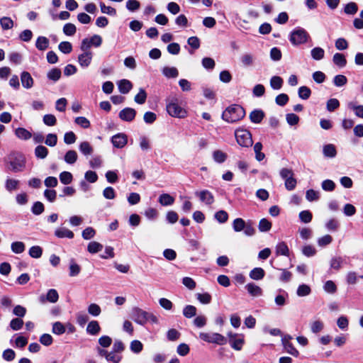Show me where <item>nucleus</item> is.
I'll list each match as a JSON object with an SVG mask.
<instances>
[{"mask_svg":"<svg viewBox=\"0 0 363 363\" xmlns=\"http://www.w3.org/2000/svg\"><path fill=\"white\" fill-rule=\"evenodd\" d=\"M8 171L13 173L22 172L26 169V158L19 152H11L4 159Z\"/></svg>","mask_w":363,"mask_h":363,"instance_id":"obj_1","label":"nucleus"},{"mask_svg":"<svg viewBox=\"0 0 363 363\" xmlns=\"http://www.w3.org/2000/svg\"><path fill=\"white\" fill-rule=\"evenodd\" d=\"M166 110L174 118H184L187 116L186 110L179 105L177 96H170L166 99Z\"/></svg>","mask_w":363,"mask_h":363,"instance_id":"obj_2","label":"nucleus"},{"mask_svg":"<svg viewBox=\"0 0 363 363\" xmlns=\"http://www.w3.org/2000/svg\"><path fill=\"white\" fill-rule=\"evenodd\" d=\"M245 115V110L239 105L228 107L223 113L222 118L228 123H235L241 120Z\"/></svg>","mask_w":363,"mask_h":363,"instance_id":"obj_3","label":"nucleus"},{"mask_svg":"<svg viewBox=\"0 0 363 363\" xmlns=\"http://www.w3.org/2000/svg\"><path fill=\"white\" fill-rule=\"evenodd\" d=\"M235 137L238 144L244 147H250L253 141L250 132L244 128H238L235 131Z\"/></svg>","mask_w":363,"mask_h":363,"instance_id":"obj_4","label":"nucleus"},{"mask_svg":"<svg viewBox=\"0 0 363 363\" xmlns=\"http://www.w3.org/2000/svg\"><path fill=\"white\" fill-rule=\"evenodd\" d=\"M309 37V34L305 29L298 28L291 33L290 41L294 45H298L306 43Z\"/></svg>","mask_w":363,"mask_h":363,"instance_id":"obj_5","label":"nucleus"},{"mask_svg":"<svg viewBox=\"0 0 363 363\" xmlns=\"http://www.w3.org/2000/svg\"><path fill=\"white\" fill-rule=\"evenodd\" d=\"M280 177L285 181L284 185L287 190L292 191L295 189L297 181L294 177V172L291 169L282 168L279 172Z\"/></svg>","mask_w":363,"mask_h":363,"instance_id":"obj_6","label":"nucleus"},{"mask_svg":"<svg viewBox=\"0 0 363 363\" xmlns=\"http://www.w3.org/2000/svg\"><path fill=\"white\" fill-rule=\"evenodd\" d=\"M199 338L208 343H214L220 345L226 344L227 339L221 334L217 333H200Z\"/></svg>","mask_w":363,"mask_h":363,"instance_id":"obj_7","label":"nucleus"},{"mask_svg":"<svg viewBox=\"0 0 363 363\" xmlns=\"http://www.w3.org/2000/svg\"><path fill=\"white\" fill-rule=\"evenodd\" d=\"M148 313L139 308L132 311V318L138 324L143 325L147 322Z\"/></svg>","mask_w":363,"mask_h":363,"instance_id":"obj_8","label":"nucleus"},{"mask_svg":"<svg viewBox=\"0 0 363 363\" xmlns=\"http://www.w3.org/2000/svg\"><path fill=\"white\" fill-rule=\"evenodd\" d=\"M292 337L290 335H285L281 338V342L284 350L294 357H298L299 355L298 351L294 347L291 342Z\"/></svg>","mask_w":363,"mask_h":363,"instance_id":"obj_9","label":"nucleus"},{"mask_svg":"<svg viewBox=\"0 0 363 363\" xmlns=\"http://www.w3.org/2000/svg\"><path fill=\"white\" fill-rule=\"evenodd\" d=\"M59 299V295L57 291L55 289H49L47 292L46 296L41 295L39 297V301L41 303H45V301H49L50 303H56Z\"/></svg>","mask_w":363,"mask_h":363,"instance_id":"obj_10","label":"nucleus"},{"mask_svg":"<svg viewBox=\"0 0 363 363\" xmlns=\"http://www.w3.org/2000/svg\"><path fill=\"white\" fill-rule=\"evenodd\" d=\"M200 201L206 205H211L214 202V197L211 192L208 190H202L195 193Z\"/></svg>","mask_w":363,"mask_h":363,"instance_id":"obj_11","label":"nucleus"},{"mask_svg":"<svg viewBox=\"0 0 363 363\" xmlns=\"http://www.w3.org/2000/svg\"><path fill=\"white\" fill-rule=\"evenodd\" d=\"M136 115V111L132 108H125L122 109L118 114L119 118L124 121H132Z\"/></svg>","mask_w":363,"mask_h":363,"instance_id":"obj_12","label":"nucleus"},{"mask_svg":"<svg viewBox=\"0 0 363 363\" xmlns=\"http://www.w3.org/2000/svg\"><path fill=\"white\" fill-rule=\"evenodd\" d=\"M111 142L115 147L122 148L127 144L128 137L124 133H118L112 137Z\"/></svg>","mask_w":363,"mask_h":363,"instance_id":"obj_13","label":"nucleus"},{"mask_svg":"<svg viewBox=\"0 0 363 363\" xmlns=\"http://www.w3.org/2000/svg\"><path fill=\"white\" fill-rule=\"evenodd\" d=\"M92 57V52H82V53L79 55L77 61L82 68H86L91 65Z\"/></svg>","mask_w":363,"mask_h":363,"instance_id":"obj_14","label":"nucleus"},{"mask_svg":"<svg viewBox=\"0 0 363 363\" xmlns=\"http://www.w3.org/2000/svg\"><path fill=\"white\" fill-rule=\"evenodd\" d=\"M228 336L229 337V342L231 347L236 350H240L244 342L243 339L240 337L238 338V335L231 332L228 333Z\"/></svg>","mask_w":363,"mask_h":363,"instance_id":"obj_15","label":"nucleus"},{"mask_svg":"<svg viewBox=\"0 0 363 363\" xmlns=\"http://www.w3.org/2000/svg\"><path fill=\"white\" fill-rule=\"evenodd\" d=\"M275 253L277 256H289V248L284 241L279 242L275 246Z\"/></svg>","mask_w":363,"mask_h":363,"instance_id":"obj_16","label":"nucleus"},{"mask_svg":"<svg viewBox=\"0 0 363 363\" xmlns=\"http://www.w3.org/2000/svg\"><path fill=\"white\" fill-rule=\"evenodd\" d=\"M21 81L22 86L25 89H30L33 86V79L30 74L28 72H23L21 74Z\"/></svg>","mask_w":363,"mask_h":363,"instance_id":"obj_17","label":"nucleus"},{"mask_svg":"<svg viewBox=\"0 0 363 363\" xmlns=\"http://www.w3.org/2000/svg\"><path fill=\"white\" fill-rule=\"evenodd\" d=\"M55 235L59 238H74V233L67 228H58L55 230Z\"/></svg>","mask_w":363,"mask_h":363,"instance_id":"obj_18","label":"nucleus"},{"mask_svg":"<svg viewBox=\"0 0 363 363\" xmlns=\"http://www.w3.org/2000/svg\"><path fill=\"white\" fill-rule=\"evenodd\" d=\"M119 91L121 94H128L133 87L132 83L128 79H121L117 83Z\"/></svg>","mask_w":363,"mask_h":363,"instance_id":"obj_19","label":"nucleus"},{"mask_svg":"<svg viewBox=\"0 0 363 363\" xmlns=\"http://www.w3.org/2000/svg\"><path fill=\"white\" fill-rule=\"evenodd\" d=\"M20 181L13 178H7L5 181V189L9 192H12L18 189Z\"/></svg>","mask_w":363,"mask_h":363,"instance_id":"obj_20","label":"nucleus"},{"mask_svg":"<svg viewBox=\"0 0 363 363\" xmlns=\"http://www.w3.org/2000/svg\"><path fill=\"white\" fill-rule=\"evenodd\" d=\"M247 292L252 296H260L262 294V289L254 283H249L245 286Z\"/></svg>","mask_w":363,"mask_h":363,"instance_id":"obj_21","label":"nucleus"},{"mask_svg":"<svg viewBox=\"0 0 363 363\" xmlns=\"http://www.w3.org/2000/svg\"><path fill=\"white\" fill-rule=\"evenodd\" d=\"M16 136L23 140H27L32 137V134L30 131L24 128H18L15 130Z\"/></svg>","mask_w":363,"mask_h":363,"instance_id":"obj_22","label":"nucleus"},{"mask_svg":"<svg viewBox=\"0 0 363 363\" xmlns=\"http://www.w3.org/2000/svg\"><path fill=\"white\" fill-rule=\"evenodd\" d=\"M264 113L262 110H254L250 114V119L254 123H259L264 118Z\"/></svg>","mask_w":363,"mask_h":363,"instance_id":"obj_23","label":"nucleus"},{"mask_svg":"<svg viewBox=\"0 0 363 363\" xmlns=\"http://www.w3.org/2000/svg\"><path fill=\"white\" fill-rule=\"evenodd\" d=\"M49 43L48 38L44 36H40L36 40L35 47L38 50L43 51L48 48Z\"/></svg>","mask_w":363,"mask_h":363,"instance_id":"obj_24","label":"nucleus"},{"mask_svg":"<svg viewBox=\"0 0 363 363\" xmlns=\"http://www.w3.org/2000/svg\"><path fill=\"white\" fill-rule=\"evenodd\" d=\"M100 330V325L96 320L90 321L86 327V332L92 335H97Z\"/></svg>","mask_w":363,"mask_h":363,"instance_id":"obj_25","label":"nucleus"},{"mask_svg":"<svg viewBox=\"0 0 363 363\" xmlns=\"http://www.w3.org/2000/svg\"><path fill=\"white\" fill-rule=\"evenodd\" d=\"M255 60V56L251 53H245L240 57V62L244 67L252 66Z\"/></svg>","mask_w":363,"mask_h":363,"instance_id":"obj_26","label":"nucleus"},{"mask_svg":"<svg viewBox=\"0 0 363 363\" xmlns=\"http://www.w3.org/2000/svg\"><path fill=\"white\" fill-rule=\"evenodd\" d=\"M347 107L354 112L356 116L363 118V105H357L356 103L351 101L348 103Z\"/></svg>","mask_w":363,"mask_h":363,"instance_id":"obj_27","label":"nucleus"},{"mask_svg":"<svg viewBox=\"0 0 363 363\" xmlns=\"http://www.w3.org/2000/svg\"><path fill=\"white\" fill-rule=\"evenodd\" d=\"M212 157L216 162L223 163L227 160L228 155L222 150H217L213 152Z\"/></svg>","mask_w":363,"mask_h":363,"instance_id":"obj_28","label":"nucleus"},{"mask_svg":"<svg viewBox=\"0 0 363 363\" xmlns=\"http://www.w3.org/2000/svg\"><path fill=\"white\" fill-rule=\"evenodd\" d=\"M323 152L325 157H335L337 154L335 147L333 144H328L323 147Z\"/></svg>","mask_w":363,"mask_h":363,"instance_id":"obj_29","label":"nucleus"},{"mask_svg":"<svg viewBox=\"0 0 363 363\" xmlns=\"http://www.w3.org/2000/svg\"><path fill=\"white\" fill-rule=\"evenodd\" d=\"M159 202L162 206H170L174 203V199L169 194H162L159 197Z\"/></svg>","mask_w":363,"mask_h":363,"instance_id":"obj_30","label":"nucleus"},{"mask_svg":"<svg viewBox=\"0 0 363 363\" xmlns=\"http://www.w3.org/2000/svg\"><path fill=\"white\" fill-rule=\"evenodd\" d=\"M162 74L168 78H175L179 75V72L176 67H164L162 69Z\"/></svg>","mask_w":363,"mask_h":363,"instance_id":"obj_31","label":"nucleus"},{"mask_svg":"<svg viewBox=\"0 0 363 363\" xmlns=\"http://www.w3.org/2000/svg\"><path fill=\"white\" fill-rule=\"evenodd\" d=\"M264 277V271L262 268L256 267L254 268L250 272V277L254 280H260Z\"/></svg>","mask_w":363,"mask_h":363,"instance_id":"obj_32","label":"nucleus"},{"mask_svg":"<svg viewBox=\"0 0 363 363\" xmlns=\"http://www.w3.org/2000/svg\"><path fill=\"white\" fill-rule=\"evenodd\" d=\"M311 57L315 60H320L324 57L325 51L323 48L316 47L311 51Z\"/></svg>","mask_w":363,"mask_h":363,"instance_id":"obj_33","label":"nucleus"},{"mask_svg":"<svg viewBox=\"0 0 363 363\" xmlns=\"http://www.w3.org/2000/svg\"><path fill=\"white\" fill-rule=\"evenodd\" d=\"M262 144L259 142L256 143L254 145V151L255 153V158L257 161L260 162L265 157V155L262 152Z\"/></svg>","mask_w":363,"mask_h":363,"instance_id":"obj_34","label":"nucleus"},{"mask_svg":"<svg viewBox=\"0 0 363 363\" xmlns=\"http://www.w3.org/2000/svg\"><path fill=\"white\" fill-rule=\"evenodd\" d=\"M11 248L13 252L21 254L24 252L26 246L23 242L16 241L11 243Z\"/></svg>","mask_w":363,"mask_h":363,"instance_id":"obj_35","label":"nucleus"},{"mask_svg":"<svg viewBox=\"0 0 363 363\" xmlns=\"http://www.w3.org/2000/svg\"><path fill=\"white\" fill-rule=\"evenodd\" d=\"M77 153L74 150H69L65 155V161L67 164H72L77 160Z\"/></svg>","mask_w":363,"mask_h":363,"instance_id":"obj_36","label":"nucleus"},{"mask_svg":"<svg viewBox=\"0 0 363 363\" xmlns=\"http://www.w3.org/2000/svg\"><path fill=\"white\" fill-rule=\"evenodd\" d=\"M60 182L65 185L69 184L73 180V176L69 172H62L60 174Z\"/></svg>","mask_w":363,"mask_h":363,"instance_id":"obj_37","label":"nucleus"},{"mask_svg":"<svg viewBox=\"0 0 363 363\" xmlns=\"http://www.w3.org/2000/svg\"><path fill=\"white\" fill-rule=\"evenodd\" d=\"M333 61L334 64L340 67H345L347 63L345 56L341 53H335L333 55Z\"/></svg>","mask_w":363,"mask_h":363,"instance_id":"obj_38","label":"nucleus"},{"mask_svg":"<svg viewBox=\"0 0 363 363\" xmlns=\"http://www.w3.org/2000/svg\"><path fill=\"white\" fill-rule=\"evenodd\" d=\"M48 154V150L47 147L43 145H38L35 149V155L36 157L40 159H44Z\"/></svg>","mask_w":363,"mask_h":363,"instance_id":"obj_39","label":"nucleus"},{"mask_svg":"<svg viewBox=\"0 0 363 363\" xmlns=\"http://www.w3.org/2000/svg\"><path fill=\"white\" fill-rule=\"evenodd\" d=\"M0 24L2 29L9 30L13 27L14 23L11 18L4 16L0 18Z\"/></svg>","mask_w":363,"mask_h":363,"instance_id":"obj_40","label":"nucleus"},{"mask_svg":"<svg viewBox=\"0 0 363 363\" xmlns=\"http://www.w3.org/2000/svg\"><path fill=\"white\" fill-rule=\"evenodd\" d=\"M130 349L133 353L138 354L143 350V345L140 341L135 340L130 342Z\"/></svg>","mask_w":363,"mask_h":363,"instance_id":"obj_41","label":"nucleus"},{"mask_svg":"<svg viewBox=\"0 0 363 363\" xmlns=\"http://www.w3.org/2000/svg\"><path fill=\"white\" fill-rule=\"evenodd\" d=\"M358 11V6L354 2H350L345 6L344 12L348 15H354Z\"/></svg>","mask_w":363,"mask_h":363,"instance_id":"obj_42","label":"nucleus"},{"mask_svg":"<svg viewBox=\"0 0 363 363\" xmlns=\"http://www.w3.org/2000/svg\"><path fill=\"white\" fill-rule=\"evenodd\" d=\"M283 84V79L279 76H274L270 79V86L273 89H280Z\"/></svg>","mask_w":363,"mask_h":363,"instance_id":"obj_43","label":"nucleus"},{"mask_svg":"<svg viewBox=\"0 0 363 363\" xmlns=\"http://www.w3.org/2000/svg\"><path fill=\"white\" fill-rule=\"evenodd\" d=\"M79 150L84 155H89L93 152V148L89 143L84 141L80 143Z\"/></svg>","mask_w":363,"mask_h":363,"instance_id":"obj_44","label":"nucleus"},{"mask_svg":"<svg viewBox=\"0 0 363 363\" xmlns=\"http://www.w3.org/2000/svg\"><path fill=\"white\" fill-rule=\"evenodd\" d=\"M29 255L33 258H40L42 256L43 254V249L38 246H33L29 250Z\"/></svg>","mask_w":363,"mask_h":363,"instance_id":"obj_45","label":"nucleus"},{"mask_svg":"<svg viewBox=\"0 0 363 363\" xmlns=\"http://www.w3.org/2000/svg\"><path fill=\"white\" fill-rule=\"evenodd\" d=\"M103 249V245L98 242L93 241L89 243L87 250L90 253H96Z\"/></svg>","mask_w":363,"mask_h":363,"instance_id":"obj_46","label":"nucleus"},{"mask_svg":"<svg viewBox=\"0 0 363 363\" xmlns=\"http://www.w3.org/2000/svg\"><path fill=\"white\" fill-rule=\"evenodd\" d=\"M245 222L242 218H236L233 220V228L235 232H240L245 228Z\"/></svg>","mask_w":363,"mask_h":363,"instance_id":"obj_47","label":"nucleus"},{"mask_svg":"<svg viewBox=\"0 0 363 363\" xmlns=\"http://www.w3.org/2000/svg\"><path fill=\"white\" fill-rule=\"evenodd\" d=\"M88 313L93 316H99L101 314V307L96 303H91L87 308Z\"/></svg>","mask_w":363,"mask_h":363,"instance_id":"obj_48","label":"nucleus"},{"mask_svg":"<svg viewBox=\"0 0 363 363\" xmlns=\"http://www.w3.org/2000/svg\"><path fill=\"white\" fill-rule=\"evenodd\" d=\"M311 289L309 286L306 284L300 285L298 289L296 294L298 296H306L311 294Z\"/></svg>","mask_w":363,"mask_h":363,"instance_id":"obj_49","label":"nucleus"},{"mask_svg":"<svg viewBox=\"0 0 363 363\" xmlns=\"http://www.w3.org/2000/svg\"><path fill=\"white\" fill-rule=\"evenodd\" d=\"M59 50L64 54H69L72 50V45L69 42L63 41L58 45Z\"/></svg>","mask_w":363,"mask_h":363,"instance_id":"obj_50","label":"nucleus"},{"mask_svg":"<svg viewBox=\"0 0 363 363\" xmlns=\"http://www.w3.org/2000/svg\"><path fill=\"white\" fill-rule=\"evenodd\" d=\"M311 94V89L306 86H302L298 89V96L304 100L308 99Z\"/></svg>","mask_w":363,"mask_h":363,"instance_id":"obj_51","label":"nucleus"},{"mask_svg":"<svg viewBox=\"0 0 363 363\" xmlns=\"http://www.w3.org/2000/svg\"><path fill=\"white\" fill-rule=\"evenodd\" d=\"M323 327L324 324L323 321L319 320H314L311 323V330L313 333L320 332L323 329Z\"/></svg>","mask_w":363,"mask_h":363,"instance_id":"obj_52","label":"nucleus"},{"mask_svg":"<svg viewBox=\"0 0 363 363\" xmlns=\"http://www.w3.org/2000/svg\"><path fill=\"white\" fill-rule=\"evenodd\" d=\"M80 271L81 267L79 265L74 262L73 260H71L69 264V276L76 277L80 273Z\"/></svg>","mask_w":363,"mask_h":363,"instance_id":"obj_53","label":"nucleus"},{"mask_svg":"<svg viewBox=\"0 0 363 363\" xmlns=\"http://www.w3.org/2000/svg\"><path fill=\"white\" fill-rule=\"evenodd\" d=\"M259 230L261 232H267L272 228V223L266 218H262L259 223Z\"/></svg>","mask_w":363,"mask_h":363,"instance_id":"obj_54","label":"nucleus"},{"mask_svg":"<svg viewBox=\"0 0 363 363\" xmlns=\"http://www.w3.org/2000/svg\"><path fill=\"white\" fill-rule=\"evenodd\" d=\"M147 99V94L143 89H140L139 93L135 96L134 101L138 104H143Z\"/></svg>","mask_w":363,"mask_h":363,"instance_id":"obj_55","label":"nucleus"},{"mask_svg":"<svg viewBox=\"0 0 363 363\" xmlns=\"http://www.w3.org/2000/svg\"><path fill=\"white\" fill-rule=\"evenodd\" d=\"M196 313V308L194 306L188 305L183 310V315L188 318H192Z\"/></svg>","mask_w":363,"mask_h":363,"instance_id":"obj_56","label":"nucleus"},{"mask_svg":"<svg viewBox=\"0 0 363 363\" xmlns=\"http://www.w3.org/2000/svg\"><path fill=\"white\" fill-rule=\"evenodd\" d=\"M321 187L325 191H333L335 188V184L330 179H325L321 183Z\"/></svg>","mask_w":363,"mask_h":363,"instance_id":"obj_57","label":"nucleus"},{"mask_svg":"<svg viewBox=\"0 0 363 363\" xmlns=\"http://www.w3.org/2000/svg\"><path fill=\"white\" fill-rule=\"evenodd\" d=\"M100 8H101V11L103 13H106V14L113 16L116 15V10L114 8H113L110 6H106L102 2L100 3Z\"/></svg>","mask_w":363,"mask_h":363,"instance_id":"obj_58","label":"nucleus"},{"mask_svg":"<svg viewBox=\"0 0 363 363\" xmlns=\"http://www.w3.org/2000/svg\"><path fill=\"white\" fill-rule=\"evenodd\" d=\"M77 28L76 26L73 23H66L63 27V33L66 35H73L76 33Z\"/></svg>","mask_w":363,"mask_h":363,"instance_id":"obj_59","label":"nucleus"},{"mask_svg":"<svg viewBox=\"0 0 363 363\" xmlns=\"http://www.w3.org/2000/svg\"><path fill=\"white\" fill-rule=\"evenodd\" d=\"M299 218L304 223H308L312 220V213L309 211H302L299 213Z\"/></svg>","mask_w":363,"mask_h":363,"instance_id":"obj_60","label":"nucleus"},{"mask_svg":"<svg viewBox=\"0 0 363 363\" xmlns=\"http://www.w3.org/2000/svg\"><path fill=\"white\" fill-rule=\"evenodd\" d=\"M52 331L56 335H62L65 332V327L60 322H55L52 325Z\"/></svg>","mask_w":363,"mask_h":363,"instance_id":"obj_61","label":"nucleus"},{"mask_svg":"<svg viewBox=\"0 0 363 363\" xmlns=\"http://www.w3.org/2000/svg\"><path fill=\"white\" fill-rule=\"evenodd\" d=\"M74 122L76 124H77L78 125L83 128H88L90 126L89 121L86 118L83 116L77 117L74 119Z\"/></svg>","mask_w":363,"mask_h":363,"instance_id":"obj_62","label":"nucleus"},{"mask_svg":"<svg viewBox=\"0 0 363 363\" xmlns=\"http://www.w3.org/2000/svg\"><path fill=\"white\" fill-rule=\"evenodd\" d=\"M333 82L336 86H342L347 84V79L345 75L338 74L334 77Z\"/></svg>","mask_w":363,"mask_h":363,"instance_id":"obj_63","label":"nucleus"},{"mask_svg":"<svg viewBox=\"0 0 363 363\" xmlns=\"http://www.w3.org/2000/svg\"><path fill=\"white\" fill-rule=\"evenodd\" d=\"M302 253L306 257H312L316 254V250L311 245H307L303 247Z\"/></svg>","mask_w":363,"mask_h":363,"instance_id":"obj_64","label":"nucleus"}]
</instances>
